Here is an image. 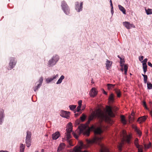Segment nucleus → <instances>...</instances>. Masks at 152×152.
Instances as JSON below:
<instances>
[{
    "label": "nucleus",
    "instance_id": "680f3d73",
    "mask_svg": "<svg viewBox=\"0 0 152 152\" xmlns=\"http://www.w3.org/2000/svg\"><path fill=\"white\" fill-rule=\"evenodd\" d=\"M44 152V149H42L41 152Z\"/></svg>",
    "mask_w": 152,
    "mask_h": 152
},
{
    "label": "nucleus",
    "instance_id": "774afa93",
    "mask_svg": "<svg viewBox=\"0 0 152 152\" xmlns=\"http://www.w3.org/2000/svg\"><path fill=\"white\" fill-rule=\"evenodd\" d=\"M35 152H39V151H35Z\"/></svg>",
    "mask_w": 152,
    "mask_h": 152
},
{
    "label": "nucleus",
    "instance_id": "c85d7f7f",
    "mask_svg": "<svg viewBox=\"0 0 152 152\" xmlns=\"http://www.w3.org/2000/svg\"><path fill=\"white\" fill-rule=\"evenodd\" d=\"M86 116L84 114H83L82 115V116L80 117V119L82 121H84L86 118Z\"/></svg>",
    "mask_w": 152,
    "mask_h": 152
},
{
    "label": "nucleus",
    "instance_id": "79ce46f5",
    "mask_svg": "<svg viewBox=\"0 0 152 152\" xmlns=\"http://www.w3.org/2000/svg\"><path fill=\"white\" fill-rule=\"evenodd\" d=\"M72 134L75 138L77 139H78L79 136L77 135L75 133L73 132L72 133Z\"/></svg>",
    "mask_w": 152,
    "mask_h": 152
},
{
    "label": "nucleus",
    "instance_id": "9b49d317",
    "mask_svg": "<svg viewBox=\"0 0 152 152\" xmlns=\"http://www.w3.org/2000/svg\"><path fill=\"white\" fill-rule=\"evenodd\" d=\"M123 25L128 29H130L132 27H135L133 24H130L129 22L126 21L123 23Z\"/></svg>",
    "mask_w": 152,
    "mask_h": 152
},
{
    "label": "nucleus",
    "instance_id": "0eeeda50",
    "mask_svg": "<svg viewBox=\"0 0 152 152\" xmlns=\"http://www.w3.org/2000/svg\"><path fill=\"white\" fill-rule=\"evenodd\" d=\"M80 146L75 147L73 149L72 152H88L86 150L81 151V150L83 148L84 145L82 142H80Z\"/></svg>",
    "mask_w": 152,
    "mask_h": 152
},
{
    "label": "nucleus",
    "instance_id": "6e6552de",
    "mask_svg": "<svg viewBox=\"0 0 152 152\" xmlns=\"http://www.w3.org/2000/svg\"><path fill=\"white\" fill-rule=\"evenodd\" d=\"M16 60L15 58L11 57L9 64V66H8V69L11 70L13 68L14 66L16 65Z\"/></svg>",
    "mask_w": 152,
    "mask_h": 152
},
{
    "label": "nucleus",
    "instance_id": "69168bd1",
    "mask_svg": "<svg viewBox=\"0 0 152 152\" xmlns=\"http://www.w3.org/2000/svg\"><path fill=\"white\" fill-rule=\"evenodd\" d=\"M75 116H77L78 115V114H75Z\"/></svg>",
    "mask_w": 152,
    "mask_h": 152
},
{
    "label": "nucleus",
    "instance_id": "4468645a",
    "mask_svg": "<svg viewBox=\"0 0 152 152\" xmlns=\"http://www.w3.org/2000/svg\"><path fill=\"white\" fill-rule=\"evenodd\" d=\"M60 133L59 132H56L55 133L53 134L52 137L53 139L54 140L57 139L60 136Z\"/></svg>",
    "mask_w": 152,
    "mask_h": 152
},
{
    "label": "nucleus",
    "instance_id": "c03bdc74",
    "mask_svg": "<svg viewBox=\"0 0 152 152\" xmlns=\"http://www.w3.org/2000/svg\"><path fill=\"white\" fill-rule=\"evenodd\" d=\"M142 66L143 69H147V66L146 64H142Z\"/></svg>",
    "mask_w": 152,
    "mask_h": 152
},
{
    "label": "nucleus",
    "instance_id": "72a5a7b5",
    "mask_svg": "<svg viewBox=\"0 0 152 152\" xmlns=\"http://www.w3.org/2000/svg\"><path fill=\"white\" fill-rule=\"evenodd\" d=\"M144 145L145 149L149 148L151 146V143L150 142L148 145L145 144Z\"/></svg>",
    "mask_w": 152,
    "mask_h": 152
},
{
    "label": "nucleus",
    "instance_id": "f3484780",
    "mask_svg": "<svg viewBox=\"0 0 152 152\" xmlns=\"http://www.w3.org/2000/svg\"><path fill=\"white\" fill-rule=\"evenodd\" d=\"M112 64V62L107 59L106 63V67L107 69L108 70Z\"/></svg>",
    "mask_w": 152,
    "mask_h": 152
},
{
    "label": "nucleus",
    "instance_id": "a19ab883",
    "mask_svg": "<svg viewBox=\"0 0 152 152\" xmlns=\"http://www.w3.org/2000/svg\"><path fill=\"white\" fill-rule=\"evenodd\" d=\"M43 77H41L39 80V84L40 85H42V82H43Z\"/></svg>",
    "mask_w": 152,
    "mask_h": 152
},
{
    "label": "nucleus",
    "instance_id": "6e6d98bb",
    "mask_svg": "<svg viewBox=\"0 0 152 152\" xmlns=\"http://www.w3.org/2000/svg\"><path fill=\"white\" fill-rule=\"evenodd\" d=\"M123 66L122 67H121V70L122 72H123V70H124V68H123Z\"/></svg>",
    "mask_w": 152,
    "mask_h": 152
},
{
    "label": "nucleus",
    "instance_id": "0e129e2a",
    "mask_svg": "<svg viewBox=\"0 0 152 152\" xmlns=\"http://www.w3.org/2000/svg\"><path fill=\"white\" fill-rule=\"evenodd\" d=\"M110 4L111 3H112V0H110Z\"/></svg>",
    "mask_w": 152,
    "mask_h": 152
},
{
    "label": "nucleus",
    "instance_id": "412c9836",
    "mask_svg": "<svg viewBox=\"0 0 152 152\" xmlns=\"http://www.w3.org/2000/svg\"><path fill=\"white\" fill-rule=\"evenodd\" d=\"M118 7L119 10L123 12V14H126V10L124 8L120 5H118Z\"/></svg>",
    "mask_w": 152,
    "mask_h": 152
},
{
    "label": "nucleus",
    "instance_id": "c756f323",
    "mask_svg": "<svg viewBox=\"0 0 152 152\" xmlns=\"http://www.w3.org/2000/svg\"><path fill=\"white\" fill-rule=\"evenodd\" d=\"M142 75L144 77V81L145 83H147L148 77L146 75H143L142 74Z\"/></svg>",
    "mask_w": 152,
    "mask_h": 152
},
{
    "label": "nucleus",
    "instance_id": "bf43d9fd",
    "mask_svg": "<svg viewBox=\"0 0 152 152\" xmlns=\"http://www.w3.org/2000/svg\"><path fill=\"white\" fill-rule=\"evenodd\" d=\"M0 152H8L7 151H0Z\"/></svg>",
    "mask_w": 152,
    "mask_h": 152
},
{
    "label": "nucleus",
    "instance_id": "a878e982",
    "mask_svg": "<svg viewBox=\"0 0 152 152\" xmlns=\"http://www.w3.org/2000/svg\"><path fill=\"white\" fill-rule=\"evenodd\" d=\"M115 85H113L111 84H107V88L108 90L114 88Z\"/></svg>",
    "mask_w": 152,
    "mask_h": 152
},
{
    "label": "nucleus",
    "instance_id": "393cba45",
    "mask_svg": "<svg viewBox=\"0 0 152 152\" xmlns=\"http://www.w3.org/2000/svg\"><path fill=\"white\" fill-rule=\"evenodd\" d=\"M123 67H124V74L125 75H126L127 74V73L128 69V66L127 65L125 64L124 65Z\"/></svg>",
    "mask_w": 152,
    "mask_h": 152
},
{
    "label": "nucleus",
    "instance_id": "cd10ccee",
    "mask_svg": "<svg viewBox=\"0 0 152 152\" xmlns=\"http://www.w3.org/2000/svg\"><path fill=\"white\" fill-rule=\"evenodd\" d=\"M109 99L111 101H113L114 100V94L112 93L109 97Z\"/></svg>",
    "mask_w": 152,
    "mask_h": 152
},
{
    "label": "nucleus",
    "instance_id": "7ed1b4c3",
    "mask_svg": "<svg viewBox=\"0 0 152 152\" xmlns=\"http://www.w3.org/2000/svg\"><path fill=\"white\" fill-rule=\"evenodd\" d=\"M80 130V134L83 133V134L88 136L89 135L90 132V128L86 125L82 124L78 126Z\"/></svg>",
    "mask_w": 152,
    "mask_h": 152
},
{
    "label": "nucleus",
    "instance_id": "7c9ffc66",
    "mask_svg": "<svg viewBox=\"0 0 152 152\" xmlns=\"http://www.w3.org/2000/svg\"><path fill=\"white\" fill-rule=\"evenodd\" d=\"M137 148L138 149V152H143V147L142 145H140Z\"/></svg>",
    "mask_w": 152,
    "mask_h": 152
},
{
    "label": "nucleus",
    "instance_id": "c9c22d12",
    "mask_svg": "<svg viewBox=\"0 0 152 152\" xmlns=\"http://www.w3.org/2000/svg\"><path fill=\"white\" fill-rule=\"evenodd\" d=\"M121 121L124 124H126V121L125 120V117L124 116L121 115Z\"/></svg>",
    "mask_w": 152,
    "mask_h": 152
},
{
    "label": "nucleus",
    "instance_id": "2f4dec72",
    "mask_svg": "<svg viewBox=\"0 0 152 152\" xmlns=\"http://www.w3.org/2000/svg\"><path fill=\"white\" fill-rule=\"evenodd\" d=\"M146 13L147 15L152 14V9H148V10L145 9Z\"/></svg>",
    "mask_w": 152,
    "mask_h": 152
},
{
    "label": "nucleus",
    "instance_id": "5fc2aeb1",
    "mask_svg": "<svg viewBox=\"0 0 152 152\" xmlns=\"http://www.w3.org/2000/svg\"><path fill=\"white\" fill-rule=\"evenodd\" d=\"M110 6H111V10H112V9H113V5L112 3H111V4H110Z\"/></svg>",
    "mask_w": 152,
    "mask_h": 152
},
{
    "label": "nucleus",
    "instance_id": "338daca9",
    "mask_svg": "<svg viewBox=\"0 0 152 152\" xmlns=\"http://www.w3.org/2000/svg\"><path fill=\"white\" fill-rule=\"evenodd\" d=\"M66 140V139H63V142H64V140Z\"/></svg>",
    "mask_w": 152,
    "mask_h": 152
},
{
    "label": "nucleus",
    "instance_id": "4c0bfd02",
    "mask_svg": "<svg viewBox=\"0 0 152 152\" xmlns=\"http://www.w3.org/2000/svg\"><path fill=\"white\" fill-rule=\"evenodd\" d=\"M135 131L140 136H141L142 133L141 132L140 130H138L137 128H136L135 129Z\"/></svg>",
    "mask_w": 152,
    "mask_h": 152
},
{
    "label": "nucleus",
    "instance_id": "3c124183",
    "mask_svg": "<svg viewBox=\"0 0 152 152\" xmlns=\"http://www.w3.org/2000/svg\"><path fill=\"white\" fill-rule=\"evenodd\" d=\"M121 60V61H120V64H121V67H122L123 66H124L123 63V61Z\"/></svg>",
    "mask_w": 152,
    "mask_h": 152
},
{
    "label": "nucleus",
    "instance_id": "de8ad7c7",
    "mask_svg": "<svg viewBox=\"0 0 152 152\" xmlns=\"http://www.w3.org/2000/svg\"><path fill=\"white\" fill-rule=\"evenodd\" d=\"M78 104L79 105L81 106L82 101L81 100H80L78 102Z\"/></svg>",
    "mask_w": 152,
    "mask_h": 152
},
{
    "label": "nucleus",
    "instance_id": "37998d69",
    "mask_svg": "<svg viewBox=\"0 0 152 152\" xmlns=\"http://www.w3.org/2000/svg\"><path fill=\"white\" fill-rule=\"evenodd\" d=\"M148 61L147 58H145L143 61H142L141 62L142 63V64H146V63Z\"/></svg>",
    "mask_w": 152,
    "mask_h": 152
},
{
    "label": "nucleus",
    "instance_id": "f704fd0d",
    "mask_svg": "<svg viewBox=\"0 0 152 152\" xmlns=\"http://www.w3.org/2000/svg\"><path fill=\"white\" fill-rule=\"evenodd\" d=\"M147 88L148 89H151L152 88V84L149 83V82H148L147 83Z\"/></svg>",
    "mask_w": 152,
    "mask_h": 152
},
{
    "label": "nucleus",
    "instance_id": "052dcab7",
    "mask_svg": "<svg viewBox=\"0 0 152 152\" xmlns=\"http://www.w3.org/2000/svg\"><path fill=\"white\" fill-rule=\"evenodd\" d=\"M2 120H1V119H0V124H1L2 123Z\"/></svg>",
    "mask_w": 152,
    "mask_h": 152
},
{
    "label": "nucleus",
    "instance_id": "20e7f679",
    "mask_svg": "<svg viewBox=\"0 0 152 152\" xmlns=\"http://www.w3.org/2000/svg\"><path fill=\"white\" fill-rule=\"evenodd\" d=\"M123 139L119 145L118 146V150L120 151H121L122 150V147L123 145L124 144V141H126L128 143L130 142V140L131 138V136L130 135H127L126 134V132L124 130L123 131Z\"/></svg>",
    "mask_w": 152,
    "mask_h": 152
},
{
    "label": "nucleus",
    "instance_id": "9d476101",
    "mask_svg": "<svg viewBox=\"0 0 152 152\" xmlns=\"http://www.w3.org/2000/svg\"><path fill=\"white\" fill-rule=\"evenodd\" d=\"M60 115L63 117L68 118L69 117V112L64 110H61V112Z\"/></svg>",
    "mask_w": 152,
    "mask_h": 152
},
{
    "label": "nucleus",
    "instance_id": "e433bc0d",
    "mask_svg": "<svg viewBox=\"0 0 152 152\" xmlns=\"http://www.w3.org/2000/svg\"><path fill=\"white\" fill-rule=\"evenodd\" d=\"M72 131V127H69L68 128L66 129V133H71V132Z\"/></svg>",
    "mask_w": 152,
    "mask_h": 152
},
{
    "label": "nucleus",
    "instance_id": "e2e57ef3",
    "mask_svg": "<svg viewBox=\"0 0 152 152\" xmlns=\"http://www.w3.org/2000/svg\"><path fill=\"white\" fill-rule=\"evenodd\" d=\"M118 57L120 58V59L121 60H122V59L120 57V56H118Z\"/></svg>",
    "mask_w": 152,
    "mask_h": 152
},
{
    "label": "nucleus",
    "instance_id": "473e14b6",
    "mask_svg": "<svg viewBox=\"0 0 152 152\" xmlns=\"http://www.w3.org/2000/svg\"><path fill=\"white\" fill-rule=\"evenodd\" d=\"M4 111L3 109H1V113H0V119H1V120H2V119L4 117V115L3 114Z\"/></svg>",
    "mask_w": 152,
    "mask_h": 152
},
{
    "label": "nucleus",
    "instance_id": "a18cd8bd",
    "mask_svg": "<svg viewBox=\"0 0 152 152\" xmlns=\"http://www.w3.org/2000/svg\"><path fill=\"white\" fill-rule=\"evenodd\" d=\"M81 106L78 105L77 108V112H79L80 110Z\"/></svg>",
    "mask_w": 152,
    "mask_h": 152
},
{
    "label": "nucleus",
    "instance_id": "2eb2a0df",
    "mask_svg": "<svg viewBox=\"0 0 152 152\" xmlns=\"http://www.w3.org/2000/svg\"><path fill=\"white\" fill-rule=\"evenodd\" d=\"M65 145L64 143H61L58 147L57 151V152H60L63 150L65 148Z\"/></svg>",
    "mask_w": 152,
    "mask_h": 152
},
{
    "label": "nucleus",
    "instance_id": "a211bd4d",
    "mask_svg": "<svg viewBox=\"0 0 152 152\" xmlns=\"http://www.w3.org/2000/svg\"><path fill=\"white\" fill-rule=\"evenodd\" d=\"M58 75L57 74L53 77L47 78L46 79V81L47 83H49L53 80L56 79L57 77H58Z\"/></svg>",
    "mask_w": 152,
    "mask_h": 152
},
{
    "label": "nucleus",
    "instance_id": "6ab92c4d",
    "mask_svg": "<svg viewBox=\"0 0 152 152\" xmlns=\"http://www.w3.org/2000/svg\"><path fill=\"white\" fill-rule=\"evenodd\" d=\"M31 139L26 138V143L28 147H29L31 145Z\"/></svg>",
    "mask_w": 152,
    "mask_h": 152
},
{
    "label": "nucleus",
    "instance_id": "603ef678",
    "mask_svg": "<svg viewBox=\"0 0 152 152\" xmlns=\"http://www.w3.org/2000/svg\"><path fill=\"white\" fill-rule=\"evenodd\" d=\"M148 66L152 67V64L151 62H148Z\"/></svg>",
    "mask_w": 152,
    "mask_h": 152
},
{
    "label": "nucleus",
    "instance_id": "5701e85b",
    "mask_svg": "<svg viewBox=\"0 0 152 152\" xmlns=\"http://www.w3.org/2000/svg\"><path fill=\"white\" fill-rule=\"evenodd\" d=\"M64 78V75H61L60 78L56 83L57 84H59L61 83L63 79Z\"/></svg>",
    "mask_w": 152,
    "mask_h": 152
},
{
    "label": "nucleus",
    "instance_id": "09e8293b",
    "mask_svg": "<svg viewBox=\"0 0 152 152\" xmlns=\"http://www.w3.org/2000/svg\"><path fill=\"white\" fill-rule=\"evenodd\" d=\"M143 106L145 107L147 109L146 103L145 102H144L143 103Z\"/></svg>",
    "mask_w": 152,
    "mask_h": 152
},
{
    "label": "nucleus",
    "instance_id": "f8f14e48",
    "mask_svg": "<svg viewBox=\"0 0 152 152\" xmlns=\"http://www.w3.org/2000/svg\"><path fill=\"white\" fill-rule=\"evenodd\" d=\"M97 92L96 90V88H93L90 92V96L92 97H94L96 96Z\"/></svg>",
    "mask_w": 152,
    "mask_h": 152
},
{
    "label": "nucleus",
    "instance_id": "ea45409f",
    "mask_svg": "<svg viewBox=\"0 0 152 152\" xmlns=\"http://www.w3.org/2000/svg\"><path fill=\"white\" fill-rule=\"evenodd\" d=\"M41 86V85H40V84H38L37 86H35L34 88V91H37L38 90V88H39Z\"/></svg>",
    "mask_w": 152,
    "mask_h": 152
},
{
    "label": "nucleus",
    "instance_id": "13d9d810",
    "mask_svg": "<svg viewBox=\"0 0 152 152\" xmlns=\"http://www.w3.org/2000/svg\"><path fill=\"white\" fill-rule=\"evenodd\" d=\"M150 114L151 117H152V110L150 112Z\"/></svg>",
    "mask_w": 152,
    "mask_h": 152
},
{
    "label": "nucleus",
    "instance_id": "423d86ee",
    "mask_svg": "<svg viewBox=\"0 0 152 152\" xmlns=\"http://www.w3.org/2000/svg\"><path fill=\"white\" fill-rule=\"evenodd\" d=\"M59 59V56L57 55H55L48 61V65L49 66L55 65Z\"/></svg>",
    "mask_w": 152,
    "mask_h": 152
},
{
    "label": "nucleus",
    "instance_id": "39448f33",
    "mask_svg": "<svg viewBox=\"0 0 152 152\" xmlns=\"http://www.w3.org/2000/svg\"><path fill=\"white\" fill-rule=\"evenodd\" d=\"M61 7H62V10L66 14L68 15L69 14V8L68 5L65 1H62Z\"/></svg>",
    "mask_w": 152,
    "mask_h": 152
},
{
    "label": "nucleus",
    "instance_id": "aec40b11",
    "mask_svg": "<svg viewBox=\"0 0 152 152\" xmlns=\"http://www.w3.org/2000/svg\"><path fill=\"white\" fill-rule=\"evenodd\" d=\"M115 92L117 94V96L118 97H120L121 95V93L119 89H115Z\"/></svg>",
    "mask_w": 152,
    "mask_h": 152
},
{
    "label": "nucleus",
    "instance_id": "864d4df0",
    "mask_svg": "<svg viewBox=\"0 0 152 152\" xmlns=\"http://www.w3.org/2000/svg\"><path fill=\"white\" fill-rule=\"evenodd\" d=\"M143 71L144 72V74H145V72H146L147 70V69H143Z\"/></svg>",
    "mask_w": 152,
    "mask_h": 152
},
{
    "label": "nucleus",
    "instance_id": "ddd939ff",
    "mask_svg": "<svg viewBox=\"0 0 152 152\" xmlns=\"http://www.w3.org/2000/svg\"><path fill=\"white\" fill-rule=\"evenodd\" d=\"M66 135V138L67 142L69 143V145L71 146H72V142L71 140H70V139L71 138L72 136L71 135L70 133H65Z\"/></svg>",
    "mask_w": 152,
    "mask_h": 152
},
{
    "label": "nucleus",
    "instance_id": "f03ea898",
    "mask_svg": "<svg viewBox=\"0 0 152 152\" xmlns=\"http://www.w3.org/2000/svg\"><path fill=\"white\" fill-rule=\"evenodd\" d=\"M101 129L97 128L94 131L95 134V137L91 140H87V142L89 144L96 143L99 145L100 147V152H109L108 149L104 145L100 143V142L103 138L100 134L102 133Z\"/></svg>",
    "mask_w": 152,
    "mask_h": 152
},
{
    "label": "nucleus",
    "instance_id": "4be33fe9",
    "mask_svg": "<svg viewBox=\"0 0 152 152\" xmlns=\"http://www.w3.org/2000/svg\"><path fill=\"white\" fill-rule=\"evenodd\" d=\"M134 144L136 148H138V146L140 145L139 144L138 139L137 138H135L134 141Z\"/></svg>",
    "mask_w": 152,
    "mask_h": 152
},
{
    "label": "nucleus",
    "instance_id": "58836bf2",
    "mask_svg": "<svg viewBox=\"0 0 152 152\" xmlns=\"http://www.w3.org/2000/svg\"><path fill=\"white\" fill-rule=\"evenodd\" d=\"M76 107V106L75 105H70L69 106L70 109L71 110H74Z\"/></svg>",
    "mask_w": 152,
    "mask_h": 152
},
{
    "label": "nucleus",
    "instance_id": "f257e3e1",
    "mask_svg": "<svg viewBox=\"0 0 152 152\" xmlns=\"http://www.w3.org/2000/svg\"><path fill=\"white\" fill-rule=\"evenodd\" d=\"M114 116L111 107L109 106H107V108L106 113L100 109H98L95 112H93L89 116L86 124L88 125L94 118H97L101 121H104L107 122L110 120V117H114Z\"/></svg>",
    "mask_w": 152,
    "mask_h": 152
},
{
    "label": "nucleus",
    "instance_id": "b1692460",
    "mask_svg": "<svg viewBox=\"0 0 152 152\" xmlns=\"http://www.w3.org/2000/svg\"><path fill=\"white\" fill-rule=\"evenodd\" d=\"M25 148L24 145L23 144H21L20 146V152H24Z\"/></svg>",
    "mask_w": 152,
    "mask_h": 152
},
{
    "label": "nucleus",
    "instance_id": "1a4fd4ad",
    "mask_svg": "<svg viewBox=\"0 0 152 152\" xmlns=\"http://www.w3.org/2000/svg\"><path fill=\"white\" fill-rule=\"evenodd\" d=\"M75 9L78 12H79L82 10L83 2H81L80 4L78 2H76L75 3Z\"/></svg>",
    "mask_w": 152,
    "mask_h": 152
},
{
    "label": "nucleus",
    "instance_id": "8fccbe9b",
    "mask_svg": "<svg viewBox=\"0 0 152 152\" xmlns=\"http://www.w3.org/2000/svg\"><path fill=\"white\" fill-rule=\"evenodd\" d=\"M68 125H69V127L72 128V124L71 123H69L68 124Z\"/></svg>",
    "mask_w": 152,
    "mask_h": 152
},
{
    "label": "nucleus",
    "instance_id": "bb28decb",
    "mask_svg": "<svg viewBox=\"0 0 152 152\" xmlns=\"http://www.w3.org/2000/svg\"><path fill=\"white\" fill-rule=\"evenodd\" d=\"M31 133L29 131H27V135L26 138V139H31Z\"/></svg>",
    "mask_w": 152,
    "mask_h": 152
},
{
    "label": "nucleus",
    "instance_id": "49530a36",
    "mask_svg": "<svg viewBox=\"0 0 152 152\" xmlns=\"http://www.w3.org/2000/svg\"><path fill=\"white\" fill-rule=\"evenodd\" d=\"M139 60L141 61L143 59V56H140L139 57Z\"/></svg>",
    "mask_w": 152,
    "mask_h": 152
},
{
    "label": "nucleus",
    "instance_id": "dca6fc26",
    "mask_svg": "<svg viewBox=\"0 0 152 152\" xmlns=\"http://www.w3.org/2000/svg\"><path fill=\"white\" fill-rule=\"evenodd\" d=\"M146 116H144L140 117L139 118L137 119V121L140 123L145 121L147 118Z\"/></svg>",
    "mask_w": 152,
    "mask_h": 152
},
{
    "label": "nucleus",
    "instance_id": "4d7b16f0",
    "mask_svg": "<svg viewBox=\"0 0 152 152\" xmlns=\"http://www.w3.org/2000/svg\"><path fill=\"white\" fill-rule=\"evenodd\" d=\"M103 93L104 94H105L106 95H107V93L105 91H104V92H103Z\"/></svg>",
    "mask_w": 152,
    "mask_h": 152
}]
</instances>
